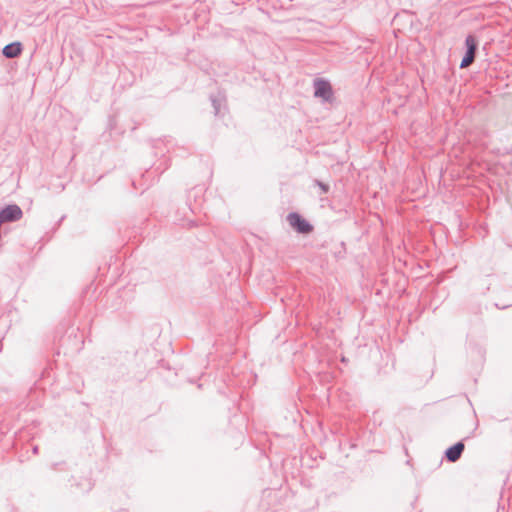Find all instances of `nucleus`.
<instances>
[{
	"mask_svg": "<svg viewBox=\"0 0 512 512\" xmlns=\"http://www.w3.org/2000/svg\"><path fill=\"white\" fill-rule=\"evenodd\" d=\"M287 220L291 227L299 233H310L313 229L312 225L309 224L301 215L298 213H290Z\"/></svg>",
	"mask_w": 512,
	"mask_h": 512,
	"instance_id": "nucleus-1",
	"label": "nucleus"
},
{
	"mask_svg": "<svg viewBox=\"0 0 512 512\" xmlns=\"http://www.w3.org/2000/svg\"><path fill=\"white\" fill-rule=\"evenodd\" d=\"M465 44L467 46V52L461 61L460 67L467 68L470 66L475 58V52L477 49V40L474 36L469 35L466 37Z\"/></svg>",
	"mask_w": 512,
	"mask_h": 512,
	"instance_id": "nucleus-2",
	"label": "nucleus"
},
{
	"mask_svg": "<svg viewBox=\"0 0 512 512\" xmlns=\"http://www.w3.org/2000/svg\"><path fill=\"white\" fill-rule=\"evenodd\" d=\"M22 217V211L17 205H9L0 212L1 222L19 220Z\"/></svg>",
	"mask_w": 512,
	"mask_h": 512,
	"instance_id": "nucleus-3",
	"label": "nucleus"
},
{
	"mask_svg": "<svg viewBox=\"0 0 512 512\" xmlns=\"http://www.w3.org/2000/svg\"><path fill=\"white\" fill-rule=\"evenodd\" d=\"M315 96L329 100L332 97V87L328 81L318 79L314 83Z\"/></svg>",
	"mask_w": 512,
	"mask_h": 512,
	"instance_id": "nucleus-4",
	"label": "nucleus"
},
{
	"mask_svg": "<svg viewBox=\"0 0 512 512\" xmlns=\"http://www.w3.org/2000/svg\"><path fill=\"white\" fill-rule=\"evenodd\" d=\"M464 450V444L461 442L456 443L446 451V457L450 462L457 461Z\"/></svg>",
	"mask_w": 512,
	"mask_h": 512,
	"instance_id": "nucleus-5",
	"label": "nucleus"
},
{
	"mask_svg": "<svg viewBox=\"0 0 512 512\" xmlns=\"http://www.w3.org/2000/svg\"><path fill=\"white\" fill-rule=\"evenodd\" d=\"M22 46L19 42L11 43L3 48V54L7 58H14L21 54Z\"/></svg>",
	"mask_w": 512,
	"mask_h": 512,
	"instance_id": "nucleus-6",
	"label": "nucleus"
}]
</instances>
